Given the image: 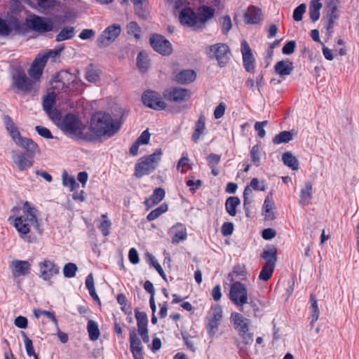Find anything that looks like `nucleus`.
Returning <instances> with one entry per match:
<instances>
[{"instance_id": "nucleus-41", "label": "nucleus", "mask_w": 359, "mask_h": 359, "mask_svg": "<svg viewBox=\"0 0 359 359\" xmlns=\"http://www.w3.org/2000/svg\"><path fill=\"white\" fill-rule=\"evenodd\" d=\"M62 184L65 187H69L71 191H74L79 187L74 176L68 175L66 171H64L62 175Z\"/></svg>"}, {"instance_id": "nucleus-25", "label": "nucleus", "mask_w": 359, "mask_h": 359, "mask_svg": "<svg viewBox=\"0 0 359 359\" xmlns=\"http://www.w3.org/2000/svg\"><path fill=\"white\" fill-rule=\"evenodd\" d=\"M46 64V62L41 57L37 55L29 69V76L34 79H39L42 74Z\"/></svg>"}, {"instance_id": "nucleus-23", "label": "nucleus", "mask_w": 359, "mask_h": 359, "mask_svg": "<svg viewBox=\"0 0 359 359\" xmlns=\"http://www.w3.org/2000/svg\"><path fill=\"white\" fill-rule=\"evenodd\" d=\"M196 77L195 71L184 69L174 74V80L181 84H187L193 82Z\"/></svg>"}, {"instance_id": "nucleus-45", "label": "nucleus", "mask_w": 359, "mask_h": 359, "mask_svg": "<svg viewBox=\"0 0 359 359\" xmlns=\"http://www.w3.org/2000/svg\"><path fill=\"white\" fill-rule=\"evenodd\" d=\"M168 205L165 203L161 204L160 206H158L157 208L154 209V210L151 211L149 215L147 217V219L148 221H154L156 219H157L158 217H160L163 213H165L168 211Z\"/></svg>"}, {"instance_id": "nucleus-39", "label": "nucleus", "mask_w": 359, "mask_h": 359, "mask_svg": "<svg viewBox=\"0 0 359 359\" xmlns=\"http://www.w3.org/2000/svg\"><path fill=\"white\" fill-rule=\"evenodd\" d=\"M273 203L270 199V198L267 196L264 200L262 207L263 215H264L266 219L272 220L274 219L275 216L273 212Z\"/></svg>"}, {"instance_id": "nucleus-49", "label": "nucleus", "mask_w": 359, "mask_h": 359, "mask_svg": "<svg viewBox=\"0 0 359 359\" xmlns=\"http://www.w3.org/2000/svg\"><path fill=\"white\" fill-rule=\"evenodd\" d=\"M135 318L137 321L138 330L147 327L148 319L147 316L144 312L135 311Z\"/></svg>"}, {"instance_id": "nucleus-30", "label": "nucleus", "mask_w": 359, "mask_h": 359, "mask_svg": "<svg viewBox=\"0 0 359 359\" xmlns=\"http://www.w3.org/2000/svg\"><path fill=\"white\" fill-rule=\"evenodd\" d=\"M312 198V184L310 182H306L300 192L299 203L306 206L308 205Z\"/></svg>"}, {"instance_id": "nucleus-14", "label": "nucleus", "mask_w": 359, "mask_h": 359, "mask_svg": "<svg viewBox=\"0 0 359 359\" xmlns=\"http://www.w3.org/2000/svg\"><path fill=\"white\" fill-rule=\"evenodd\" d=\"M191 93L189 90L182 88H169L164 90L163 96L174 102H182L190 98Z\"/></svg>"}, {"instance_id": "nucleus-7", "label": "nucleus", "mask_w": 359, "mask_h": 359, "mask_svg": "<svg viewBox=\"0 0 359 359\" xmlns=\"http://www.w3.org/2000/svg\"><path fill=\"white\" fill-rule=\"evenodd\" d=\"M209 57L216 59L220 67H224L229 60L231 52L226 43H218L207 48Z\"/></svg>"}, {"instance_id": "nucleus-51", "label": "nucleus", "mask_w": 359, "mask_h": 359, "mask_svg": "<svg viewBox=\"0 0 359 359\" xmlns=\"http://www.w3.org/2000/svg\"><path fill=\"white\" fill-rule=\"evenodd\" d=\"M126 29L128 34L133 35L135 39H140L141 29L137 22H130L128 24Z\"/></svg>"}, {"instance_id": "nucleus-26", "label": "nucleus", "mask_w": 359, "mask_h": 359, "mask_svg": "<svg viewBox=\"0 0 359 359\" xmlns=\"http://www.w3.org/2000/svg\"><path fill=\"white\" fill-rule=\"evenodd\" d=\"M165 192L163 188H156L152 195L146 199L144 204L147 210L159 203L165 197Z\"/></svg>"}, {"instance_id": "nucleus-3", "label": "nucleus", "mask_w": 359, "mask_h": 359, "mask_svg": "<svg viewBox=\"0 0 359 359\" xmlns=\"http://www.w3.org/2000/svg\"><path fill=\"white\" fill-rule=\"evenodd\" d=\"M8 221L13 224L21 235H27L31 231V227L38 226L36 210L29 202H25L22 207V215L13 217H9Z\"/></svg>"}, {"instance_id": "nucleus-16", "label": "nucleus", "mask_w": 359, "mask_h": 359, "mask_svg": "<svg viewBox=\"0 0 359 359\" xmlns=\"http://www.w3.org/2000/svg\"><path fill=\"white\" fill-rule=\"evenodd\" d=\"M28 26L38 32H48L52 30L53 22L50 20L39 16H34L27 21Z\"/></svg>"}, {"instance_id": "nucleus-12", "label": "nucleus", "mask_w": 359, "mask_h": 359, "mask_svg": "<svg viewBox=\"0 0 359 359\" xmlns=\"http://www.w3.org/2000/svg\"><path fill=\"white\" fill-rule=\"evenodd\" d=\"M40 277L51 284V278L59 273L60 267L49 259H44L39 264Z\"/></svg>"}, {"instance_id": "nucleus-54", "label": "nucleus", "mask_w": 359, "mask_h": 359, "mask_svg": "<svg viewBox=\"0 0 359 359\" xmlns=\"http://www.w3.org/2000/svg\"><path fill=\"white\" fill-rule=\"evenodd\" d=\"M22 336L23 337L27 354L29 356L35 355L36 353L34 349L32 341L27 336L26 333L24 332H22Z\"/></svg>"}, {"instance_id": "nucleus-53", "label": "nucleus", "mask_w": 359, "mask_h": 359, "mask_svg": "<svg viewBox=\"0 0 359 359\" xmlns=\"http://www.w3.org/2000/svg\"><path fill=\"white\" fill-rule=\"evenodd\" d=\"M13 30L11 22L0 18V36H7Z\"/></svg>"}, {"instance_id": "nucleus-64", "label": "nucleus", "mask_w": 359, "mask_h": 359, "mask_svg": "<svg viewBox=\"0 0 359 359\" xmlns=\"http://www.w3.org/2000/svg\"><path fill=\"white\" fill-rule=\"evenodd\" d=\"M222 27V32L224 34H226L231 28V20L229 15H225L222 18L221 20Z\"/></svg>"}, {"instance_id": "nucleus-24", "label": "nucleus", "mask_w": 359, "mask_h": 359, "mask_svg": "<svg viewBox=\"0 0 359 359\" xmlns=\"http://www.w3.org/2000/svg\"><path fill=\"white\" fill-rule=\"evenodd\" d=\"M274 70L280 76H288L294 70L293 62L289 59L279 61L276 64Z\"/></svg>"}, {"instance_id": "nucleus-9", "label": "nucleus", "mask_w": 359, "mask_h": 359, "mask_svg": "<svg viewBox=\"0 0 359 359\" xmlns=\"http://www.w3.org/2000/svg\"><path fill=\"white\" fill-rule=\"evenodd\" d=\"M121 27L118 24H113L107 27L97 39L100 48H106L114 42L120 35Z\"/></svg>"}, {"instance_id": "nucleus-37", "label": "nucleus", "mask_w": 359, "mask_h": 359, "mask_svg": "<svg viewBox=\"0 0 359 359\" xmlns=\"http://www.w3.org/2000/svg\"><path fill=\"white\" fill-rule=\"evenodd\" d=\"M262 257L266 260L265 264L276 266V263L277 262L276 248L272 247L265 250L262 254Z\"/></svg>"}, {"instance_id": "nucleus-19", "label": "nucleus", "mask_w": 359, "mask_h": 359, "mask_svg": "<svg viewBox=\"0 0 359 359\" xmlns=\"http://www.w3.org/2000/svg\"><path fill=\"white\" fill-rule=\"evenodd\" d=\"M241 53L245 69L249 72H253L255 69V60L252 50L246 41H243L241 43Z\"/></svg>"}, {"instance_id": "nucleus-13", "label": "nucleus", "mask_w": 359, "mask_h": 359, "mask_svg": "<svg viewBox=\"0 0 359 359\" xmlns=\"http://www.w3.org/2000/svg\"><path fill=\"white\" fill-rule=\"evenodd\" d=\"M150 43L153 48L162 55H168L172 51L170 41L163 36L154 34L150 38Z\"/></svg>"}, {"instance_id": "nucleus-32", "label": "nucleus", "mask_w": 359, "mask_h": 359, "mask_svg": "<svg viewBox=\"0 0 359 359\" xmlns=\"http://www.w3.org/2000/svg\"><path fill=\"white\" fill-rule=\"evenodd\" d=\"M4 122L8 133L15 142L21 135L18 127L8 116H4Z\"/></svg>"}, {"instance_id": "nucleus-40", "label": "nucleus", "mask_w": 359, "mask_h": 359, "mask_svg": "<svg viewBox=\"0 0 359 359\" xmlns=\"http://www.w3.org/2000/svg\"><path fill=\"white\" fill-rule=\"evenodd\" d=\"M75 35L74 28L73 27H66L63 28L56 36L57 41H62L70 39Z\"/></svg>"}, {"instance_id": "nucleus-36", "label": "nucleus", "mask_w": 359, "mask_h": 359, "mask_svg": "<svg viewBox=\"0 0 359 359\" xmlns=\"http://www.w3.org/2000/svg\"><path fill=\"white\" fill-rule=\"evenodd\" d=\"M283 163L292 170L299 169V161L291 152H285L282 156Z\"/></svg>"}, {"instance_id": "nucleus-60", "label": "nucleus", "mask_w": 359, "mask_h": 359, "mask_svg": "<svg viewBox=\"0 0 359 359\" xmlns=\"http://www.w3.org/2000/svg\"><path fill=\"white\" fill-rule=\"evenodd\" d=\"M135 10L136 14L142 19H147L149 17V12L147 9L144 8L142 4L135 5Z\"/></svg>"}, {"instance_id": "nucleus-46", "label": "nucleus", "mask_w": 359, "mask_h": 359, "mask_svg": "<svg viewBox=\"0 0 359 359\" xmlns=\"http://www.w3.org/2000/svg\"><path fill=\"white\" fill-rule=\"evenodd\" d=\"M64 49L63 46H60L54 50H49L42 54H39L38 55L41 57L46 62H47L48 58L55 59L57 56H58L62 50Z\"/></svg>"}, {"instance_id": "nucleus-10", "label": "nucleus", "mask_w": 359, "mask_h": 359, "mask_svg": "<svg viewBox=\"0 0 359 359\" xmlns=\"http://www.w3.org/2000/svg\"><path fill=\"white\" fill-rule=\"evenodd\" d=\"M72 78L73 76L68 72H60L57 74L50 81L53 92H55L56 94L60 92H66L69 88V81L72 80V83L76 82Z\"/></svg>"}, {"instance_id": "nucleus-50", "label": "nucleus", "mask_w": 359, "mask_h": 359, "mask_svg": "<svg viewBox=\"0 0 359 359\" xmlns=\"http://www.w3.org/2000/svg\"><path fill=\"white\" fill-rule=\"evenodd\" d=\"M34 315L36 318H40L41 316H46L54 323L55 327H57V320L53 312H50L48 311H44V310H41V309H34Z\"/></svg>"}, {"instance_id": "nucleus-4", "label": "nucleus", "mask_w": 359, "mask_h": 359, "mask_svg": "<svg viewBox=\"0 0 359 359\" xmlns=\"http://www.w3.org/2000/svg\"><path fill=\"white\" fill-rule=\"evenodd\" d=\"M163 150L156 149L152 154L140 158L135 164V175L140 178L156 169L163 156Z\"/></svg>"}, {"instance_id": "nucleus-1", "label": "nucleus", "mask_w": 359, "mask_h": 359, "mask_svg": "<svg viewBox=\"0 0 359 359\" xmlns=\"http://www.w3.org/2000/svg\"><path fill=\"white\" fill-rule=\"evenodd\" d=\"M122 123L120 114H93L83 140L98 142L109 139L120 130Z\"/></svg>"}, {"instance_id": "nucleus-17", "label": "nucleus", "mask_w": 359, "mask_h": 359, "mask_svg": "<svg viewBox=\"0 0 359 359\" xmlns=\"http://www.w3.org/2000/svg\"><path fill=\"white\" fill-rule=\"evenodd\" d=\"M12 274L14 277L25 276L30 273L31 264L26 260H13L10 264Z\"/></svg>"}, {"instance_id": "nucleus-8", "label": "nucleus", "mask_w": 359, "mask_h": 359, "mask_svg": "<svg viewBox=\"0 0 359 359\" xmlns=\"http://www.w3.org/2000/svg\"><path fill=\"white\" fill-rule=\"evenodd\" d=\"M12 88L23 93H29L34 89L35 82L29 79L24 72L18 71L13 75Z\"/></svg>"}, {"instance_id": "nucleus-47", "label": "nucleus", "mask_w": 359, "mask_h": 359, "mask_svg": "<svg viewBox=\"0 0 359 359\" xmlns=\"http://www.w3.org/2000/svg\"><path fill=\"white\" fill-rule=\"evenodd\" d=\"M274 268L275 266L271 264H264L259 273V278L264 281L269 280L273 274Z\"/></svg>"}, {"instance_id": "nucleus-48", "label": "nucleus", "mask_w": 359, "mask_h": 359, "mask_svg": "<svg viewBox=\"0 0 359 359\" xmlns=\"http://www.w3.org/2000/svg\"><path fill=\"white\" fill-rule=\"evenodd\" d=\"M56 93L50 92L47 94L43 101V109L47 112L51 110L53 104L55 100Z\"/></svg>"}, {"instance_id": "nucleus-2", "label": "nucleus", "mask_w": 359, "mask_h": 359, "mask_svg": "<svg viewBox=\"0 0 359 359\" xmlns=\"http://www.w3.org/2000/svg\"><path fill=\"white\" fill-rule=\"evenodd\" d=\"M49 118L65 135L83 140L86 133V124L78 114H48Z\"/></svg>"}, {"instance_id": "nucleus-29", "label": "nucleus", "mask_w": 359, "mask_h": 359, "mask_svg": "<svg viewBox=\"0 0 359 359\" xmlns=\"http://www.w3.org/2000/svg\"><path fill=\"white\" fill-rule=\"evenodd\" d=\"M327 18L328 19L327 30H331L333 28L334 22L338 18L337 15V2L336 0H332L327 4Z\"/></svg>"}, {"instance_id": "nucleus-42", "label": "nucleus", "mask_w": 359, "mask_h": 359, "mask_svg": "<svg viewBox=\"0 0 359 359\" xmlns=\"http://www.w3.org/2000/svg\"><path fill=\"white\" fill-rule=\"evenodd\" d=\"M87 330L88 332L89 337L92 341H96L100 337V330L96 322L90 320L88 322Z\"/></svg>"}, {"instance_id": "nucleus-55", "label": "nucleus", "mask_w": 359, "mask_h": 359, "mask_svg": "<svg viewBox=\"0 0 359 359\" xmlns=\"http://www.w3.org/2000/svg\"><path fill=\"white\" fill-rule=\"evenodd\" d=\"M102 218L103 219V221L100 223L99 229L104 236H107L110 233L111 224L107 219V216L106 215H102Z\"/></svg>"}, {"instance_id": "nucleus-52", "label": "nucleus", "mask_w": 359, "mask_h": 359, "mask_svg": "<svg viewBox=\"0 0 359 359\" xmlns=\"http://www.w3.org/2000/svg\"><path fill=\"white\" fill-rule=\"evenodd\" d=\"M78 268L74 263H68L64 266L63 274L66 278H73L76 276Z\"/></svg>"}, {"instance_id": "nucleus-35", "label": "nucleus", "mask_w": 359, "mask_h": 359, "mask_svg": "<svg viewBox=\"0 0 359 359\" xmlns=\"http://www.w3.org/2000/svg\"><path fill=\"white\" fill-rule=\"evenodd\" d=\"M240 203L241 201L236 196H231L228 198L225 203L226 212L232 217L236 216L237 212L236 209Z\"/></svg>"}, {"instance_id": "nucleus-58", "label": "nucleus", "mask_w": 359, "mask_h": 359, "mask_svg": "<svg viewBox=\"0 0 359 359\" xmlns=\"http://www.w3.org/2000/svg\"><path fill=\"white\" fill-rule=\"evenodd\" d=\"M86 79L91 83H96L100 80V72L98 70L90 68L86 71Z\"/></svg>"}, {"instance_id": "nucleus-27", "label": "nucleus", "mask_w": 359, "mask_h": 359, "mask_svg": "<svg viewBox=\"0 0 359 359\" xmlns=\"http://www.w3.org/2000/svg\"><path fill=\"white\" fill-rule=\"evenodd\" d=\"M262 20V11L260 9L250 6L244 15V21L246 24H256Z\"/></svg>"}, {"instance_id": "nucleus-62", "label": "nucleus", "mask_w": 359, "mask_h": 359, "mask_svg": "<svg viewBox=\"0 0 359 359\" xmlns=\"http://www.w3.org/2000/svg\"><path fill=\"white\" fill-rule=\"evenodd\" d=\"M186 184L188 187H190V191L191 193H195L196 191L202 187L203 182L201 180H197L194 181L193 179H189Z\"/></svg>"}, {"instance_id": "nucleus-20", "label": "nucleus", "mask_w": 359, "mask_h": 359, "mask_svg": "<svg viewBox=\"0 0 359 359\" xmlns=\"http://www.w3.org/2000/svg\"><path fill=\"white\" fill-rule=\"evenodd\" d=\"M130 350L134 359H143L142 346L135 329L130 331Z\"/></svg>"}, {"instance_id": "nucleus-59", "label": "nucleus", "mask_w": 359, "mask_h": 359, "mask_svg": "<svg viewBox=\"0 0 359 359\" xmlns=\"http://www.w3.org/2000/svg\"><path fill=\"white\" fill-rule=\"evenodd\" d=\"M260 147L259 145H255L252 147L250 151V156L252 161L255 163V164L258 166L260 162Z\"/></svg>"}, {"instance_id": "nucleus-61", "label": "nucleus", "mask_w": 359, "mask_h": 359, "mask_svg": "<svg viewBox=\"0 0 359 359\" xmlns=\"http://www.w3.org/2000/svg\"><path fill=\"white\" fill-rule=\"evenodd\" d=\"M35 130L38 133V134L40 136L46 138V139H53V136L51 132L47 128H45V127H43L41 126H36L35 127Z\"/></svg>"}, {"instance_id": "nucleus-34", "label": "nucleus", "mask_w": 359, "mask_h": 359, "mask_svg": "<svg viewBox=\"0 0 359 359\" xmlns=\"http://www.w3.org/2000/svg\"><path fill=\"white\" fill-rule=\"evenodd\" d=\"M214 15V10L208 6H203L201 8L198 15V22H200V29L203 28L205 25V22L212 18Z\"/></svg>"}, {"instance_id": "nucleus-15", "label": "nucleus", "mask_w": 359, "mask_h": 359, "mask_svg": "<svg viewBox=\"0 0 359 359\" xmlns=\"http://www.w3.org/2000/svg\"><path fill=\"white\" fill-rule=\"evenodd\" d=\"M12 159L14 164L20 171H25L30 168L34 163L33 156H27L20 151H13Z\"/></svg>"}, {"instance_id": "nucleus-56", "label": "nucleus", "mask_w": 359, "mask_h": 359, "mask_svg": "<svg viewBox=\"0 0 359 359\" xmlns=\"http://www.w3.org/2000/svg\"><path fill=\"white\" fill-rule=\"evenodd\" d=\"M219 323H217L216 321H213L212 320H207V323L205 325L207 332L208 335L210 337H212L215 335L218 330V327L219 325Z\"/></svg>"}, {"instance_id": "nucleus-44", "label": "nucleus", "mask_w": 359, "mask_h": 359, "mask_svg": "<svg viewBox=\"0 0 359 359\" xmlns=\"http://www.w3.org/2000/svg\"><path fill=\"white\" fill-rule=\"evenodd\" d=\"M292 140V134L290 131H282L273 138L275 144L287 143Z\"/></svg>"}, {"instance_id": "nucleus-57", "label": "nucleus", "mask_w": 359, "mask_h": 359, "mask_svg": "<svg viewBox=\"0 0 359 359\" xmlns=\"http://www.w3.org/2000/svg\"><path fill=\"white\" fill-rule=\"evenodd\" d=\"M306 6L305 4H301L298 6L293 12V19L296 22L301 21L302 20L303 15L306 12Z\"/></svg>"}, {"instance_id": "nucleus-38", "label": "nucleus", "mask_w": 359, "mask_h": 359, "mask_svg": "<svg viewBox=\"0 0 359 359\" xmlns=\"http://www.w3.org/2000/svg\"><path fill=\"white\" fill-rule=\"evenodd\" d=\"M223 316V311L222 307L216 304L212 306L208 313L206 320H212L217 323H221Z\"/></svg>"}, {"instance_id": "nucleus-28", "label": "nucleus", "mask_w": 359, "mask_h": 359, "mask_svg": "<svg viewBox=\"0 0 359 359\" xmlns=\"http://www.w3.org/2000/svg\"><path fill=\"white\" fill-rule=\"evenodd\" d=\"M150 133L148 130H145L142 133L140 137L136 140V141L133 144L130 149V154L132 156H137L138 154L139 147L140 145L147 144L149 143L150 140Z\"/></svg>"}, {"instance_id": "nucleus-31", "label": "nucleus", "mask_w": 359, "mask_h": 359, "mask_svg": "<svg viewBox=\"0 0 359 359\" xmlns=\"http://www.w3.org/2000/svg\"><path fill=\"white\" fill-rule=\"evenodd\" d=\"M205 130V118L204 116L201 115L198 120L196 122L194 126V131L191 135V140L194 142H197L201 136L204 134Z\"/></svg>"}, {"instance_id": "nucleus-6", "label": "nucleus", "mask_w": 359, "mask_h": 359, "mask_svg": "<svg viewBox=\"0 0 359 359\" xmlns=\"http://www.w3.org/2000/svg\"><path fill=\"white\" fill-rule=\"evenodd\" d=\"M229 299L235 305L241 307V311H243V305L248 300V290L245 285L238 281L232 283L229 290Z\"/></svg>"}, {"instance_id": "nucleus-18", "label": "nucleus", "mask_w": 359, "mask_h": 359, "mask_svg": "<svg viewBox=\"0 0 359 359\" xmlns=\"http://www.w3.org/2000/svg\"><path fill=\"white\" fill-rule=\"evenodd\" d=\"M231 322L238 333H245L249 331L250 320L244 317L242 314L233 312L230 317Z\"/></svg>"}, {"instance_id": "nucleus-22", "label": "nucleus", "mask_w": 359, "mask_h": 359, "mask_svg": "<svg viewBox=\"0 0 359 359\" xmlns=\"http://www.w3.org/2000/svg\"><path fill=\"white\" fill-rule=\"evenodd\" d=\"M15 143L19 147L26 149L32 156H34L39 151V147L36 143L32 140L22 137V135L15 141Z\"/></svg>"}, {"instance_id": "nucleus-5", "label": "nucleus", "mask_w": 359, "mask_h": 359, "mask_svg": "<svg viewBox=\"0 0 359 359\" xmlns=\"http://www.w3.org/2000/svg\"><path fill=\"white\" fill-rule=\"evenodd\" d=\"M180 6L178 1L175 3V14L179 12L178 18L182 25L187 26L194 30L200 29V22L198 18L193 10L189 7H184L179 11Z\"/></svg>"}, {"instance_id": "nucleus-21", "label": "nucleus", "mask_w": 359, "mask_h": 359, "mask_svg": "<svg viewBox=\"0 0 359 359\" xmlns=\"http://www.w3.org/2000/svg\"><path fill=\"white\" fill-rule=\"evenodd\" d=\"M168 233L172 236L173 244L179 243L187 238V228L184 224L180 222L172 226L169 229Z\"/></svg>"}, {"instance_id": "nucleus-63", "label": "nucleus", "mask_w": 359, "mask_h": 359, "mask_svg": "<svg viewBox=\"0 0 359 359\" xmlns=\"http://www.w3.org/2000/svg\"><path fill=\"white\" fill-rule=\"evenodd\" d=\"M189 158L187 153L182 154V157L180 159L177 165V169L181 170L182 172H186L187 170L184 168L188 165Z\"/></svg>"}, {"instance_id": "nucleus-33", "label": "nucleus", "mask_w": 359, "mask_h": 359, "mask_svg": "<svg viewBox=\"0 0 359 359\" xmlns=\"http://www.w3.org/2000/svg\"><path fill=\"white\" fill-rule=\"evenodd\" d=\"M320 0H311L309 4V16L313 22L317 21L320 18V9L323 7Z\"/></svg>"}, {"instance_id": "nucleus-11", "label": "nucleus", "mask_w": 359, "mask_h": 359, "mask_svg": "<svg viewBox=\"0 0 359 359\" xmlns=\"http://www.w3.org/2000/svg\"><path fill=\"white\" fill-rule=\"evenodd\" d=\"M142 102L144 105L154 110H163L165 102L162 100L161 95L151 90L144 91L142 96Z\"/></svg>"}, {"instance_id": "nucleus-43", "label": "nucleus", "mask_w": 359, "mask_h": 359, "mask_svg": "<svg viewBox=\"0 0 359 359\" xmlns=\"http://www.w3.org/2000/svg\"><path fill=\"white\" fill-rule=\"evenodd\" d=\"M137 65L142 72L147 71L149 67V60L145 52H140L137 57Z\"/></svg>"}]
</instances>
